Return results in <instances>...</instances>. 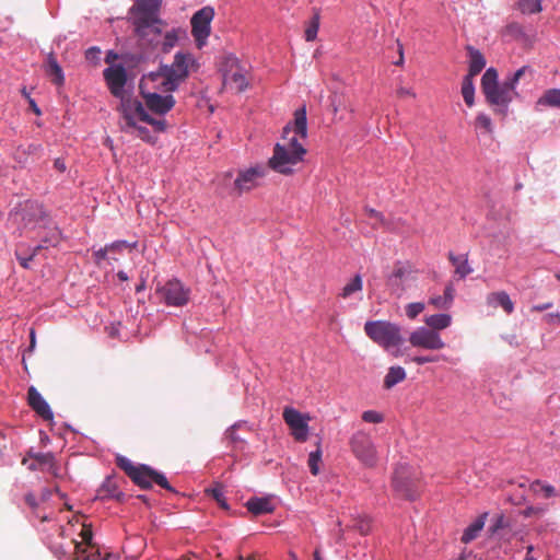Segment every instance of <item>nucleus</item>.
Segmentation results:
<instances>
[{
  "label": "nucleus",
  "instance_id": "obj_1",
  "mask_svg": "<svg viewBox=\"0 0 560 560\" xmlns=\"http://www.w3.org/2000/svg\"><path fill=\"white\" fill-rule=\"evenodd\" d=\"M307 121L306 109L301 107L294 113L293 130L290 126L283 129V143H277L268 165L271 170L283 175H291L293 166L303 161L306 150L298 141V136L306 138Z\"/></svg>",
  "mask_w": 560,
  "mask_h": 560
},
{
  "label": "nucleus",
  "instance_id": "obj_2",
  "mask_svg": "<svg viewBox=\"0 0 560 560\" xmlns=\"http://www.w3.org/2000/svg\"><path fill=\"white\" fill-rule=\"evenodd\" d=\"M119 112L121 115L120 130L148 143H154L156 138L150 133L147 127L139 125L140 121L153 126L156 131H164L166 128V121L151 117L139 100H124Z\"/></svg>",
  "mask_w": 560,
  "mask_h": 560
},
{
  "label": "nucleus",
  "instance_id": "obj_3",
  "mask_svg": "<svg viewBox=\"0 0 560 560\" xmlns=\"http://www.w3.org/2000/svg\"><path fill=\"white\" fill-rule=\"evenodd\" d=\"M161 3L162 0H133L129 13L138 37L145 38L151 34L162 33L164 23L159 16Z\"/></svg>",
  "mask_w": 560,
  "mask_h": 560
},
{
  "label": "nucleus",
  "instance_id": "obj_4",
  "mask_svg": "<svg viewBox=\"0 0 560 560\" xmlns=\"http://www.w3.org/2000/svg\"><path fill=\"white\" fill-rule=\"evenodd\" d=\"M195 66V58L189 52L178 51L171 65L161 66L152 79L159 83L164 92H174L188 78L190 69Z\"/></svg>",
  "mask_w": 560,
  "mask_h": 560
},
{
  "label": "nucleus",
  "instance_id": "obj_5",
  "mask_svg": "<svg viewBox=\"0 0 560 560\" xmlns=\"http://www.w3.org/2000/svg\"><path fill=\"white\" fill-rule=\"evenodd\" d=\"M498 77L494 68L487 69L481 78V91L487 103L494 107V113L505 116L516 92L505 81L499 83Z\"/></svg>",
  "mask_w": 560,
  "mask_h": 560
},
{
  "label": "nucleus",
  "instance_id": "obj_6",
  "mask_svg": "<svg viewBox=\"0 0 560 560\" xmlns=\"http://www.w3.org/2000/svg\"><path fill=\"white\" fill-rule=\"evenodd\" d=\"M116 464L137 486L142 489H150L152 483H156L163 489L174 492V489L167 481L166 477L152 469L150 466L135 465L125 456H117Z\"/></svg>",
  "mask_w": 560,
  "mask_h": 560
},
{
  "label": "nucleus",
  "instance_id": "obj_7",
  "mask_svg": "<svg viewBox=\"0 0 560 560\" xmlns=\"http://www.w3.org/2000/svg\"><path fill=\"white\" fill-rule=\"evenodd\" d=\"M366 336L385 349L396 348L401 345L402 336L396 324L386 320H369L364 324Z\"/></svg>",
  "mask_w": 560,
  "mask_h": 560
},
{
  "label": "nucleus",
  "instance_id": "obj_8",
  "mask_svg": "<svg viewBox=\"0 0 560 560\" xmlns=\"http://www.w3.org/2000/svg\"><path fill=\"white\" fill-rule=\"evenodd\" d=\"M223 88L236 93L244 92L248 88V69L233 55L224 58L222 63Z\"/></svg>",
  "mask_w": 560,
  "mask_h": 560
},
{
  "label": "nucleus",
  "instance_id": "obj_9",
  "mask_svg": "<svg viewBox=\"0 0 560 560\" xmlns=\"http://www.w3.org/2000/svg\"><path fill=\"white\" fill-rule=\"evenodd\" d=\"M11 220L21 223L24 230L46 229L50 223L43 205L30 200L11 214Z\"/></svg>",
  "mask_w": 560,
  "mask_h": 560
},
{
  "label": "nucleus",
  "instance_id": "obj_10",
  "mask_svg": "<svg viewBox=\"0 0 560 560\" xmlns=\"http://www.w3.org/2000/svg\"><path fill=\"white\" fill-rule=\"evenodd\" d=\"M419 472L408 464H399L393 476L394 490L402 498L415 500L419 494Z\"/></svg>",
  "mask_w": 560,
  "mask_h": 560
},
{
  "label": "nucleus",
  "instance_id": "obj_11",
  "mask_svg": "<svg viewBox=\"0 0 560 560\" xmlns=\"http://www.w3.org/2000/svg\"><path fill=\"white\" fill-rule=\"evenodd\" d=\"M350 451L353 456L365 467L373 468L376 466L378 456L372 438L363 432L357 431L349 440Z\"/></svg>",
  "mask_w": 560,
  "mask_h": 560
},
{
  "label": "nucleus",
  "instance_id": "obj_12",
  "mask_svg": "<svg viewBox=\"0 0 560 560\" xmlns=\"http://www.w3.org/2000/svg\"><path fill=\"white\" fill-rule=\"evenodd\" d=\"M156 295L167 306H185L190 299V289L178 279H171L156 289Z\"/></svg>",
  "mask_w": 560,
  "mask_h": 560
},
{
  "label": "nucleus",
  "instance_id": "obj_13",
  "mask_svg": "<svg viewBox=\"0 0 560 560\" xmlns=\"http://www.w3.org/2000/svg\"><path fill=\"white\" fill-rule=\"evenodd\" d=\"M214 18V10L212 7H203L198 10L191 18V34L198 45H205L211 31V21Z\"/></svg>",
  "mask_w": 560,
  "mask_h": 560
},
{
  "label": "nucleus",
  "instance_id": "obj_14",
  "mask_svg": "<svg viewBox=\"0 0 560 560\" xmlns=\"http://www.w3.org/2000/svg\"><path fill=\"white\" fill-rule=\"evenodd\" d=\"M282 417L295 441L305 442L308 439V416L302 415L294 408L285 407Z\"/></svg>",
  "mask_w": 560,
  "mask_h": 560
},
{
  "label": "nucleus",
  "instance_id": "obj_15",
  "mask_svg": "<svg viewBox=\"0 0 560 560\" xmlns=\"http://www.w3.org/2000/svg\"><path fill=\"white\" fill-rule=\"evenodd\" d=\"M104 79L108 85L110 93L120 98V104H122L124 100H132L131 97H127L125 95V85L127 82V72L126 69L121 66H114L106 68L103 71Z\"/></svg>",
  "mask_w": 560,
  "mask_h": 560
},
{
  "label": "nucleus",
  "instance_id": "obj_16",
  "mask_svg": "<svg viewBox=\"0 0 560 560\" xmlns=\"http://www.w3.org/2000/svg\"><path fill=\"white\" fill-rule=\"evenodd\" d=\"M409 342L413 347L429 349V350H440L444 348L445 343L441 339L440 335L436 331L427 328H418L411 332L409 337Z\"/></svg>",
  "mask_w": 560,
  "mask_h": 560
},
{
  "label": "nucleus",
  "instance_id": "obj_17",
  "mask_svg": "<svg viewBox=\"0 0 560 560\" xmlns=\"http://www.w3.org/2000/svg\"><path fill=\"white\" fill-rule=\"evenodd\" d=\"M144 100V108L156 115H165L175 106V98L173 95H161L156 92H141Z\"/></svg>",
  "mask_w": 560,
  "mask_h": 560
},
{
  "label": "nucleus",
  "instance_id": "obj_18",
  "mask_svg": "<svg viewBox=\"0 0 560 560\" xmlns=\"http://www.w3.org/2000/svg\"><path fill=\"white\" fill-rule=\"evenodd\" d=\"M27 402L32 410L44 421H54V412L50 406L36 387H30L27 393Z\"/></svg>",
  "mask_w": 560,
  "mask_h": 560
},
{
  "label": "nucleus",
  "instance_id": "obj_19",
  "mask_svg": "<svg viewBox=\"0 0 560 560\" xmlns=\"http://www.w3.org/2000/svg\"><path fill=\"white\" fill-rule=\"evenodd\" d=\"M265 176V168L262 166L250 167L241 171L234 182L235 188L240 192L248 191L257 186V180Z\"/></svg>",
  "mask_w": 560,
  "mask_h": 560
},
{
  "label": "nucleus",
  "instance_id": "obj_20",
  "mask_svg": "<svg viewBox=\"0 0 560 560\" xmlns=\"http://www.w3.org/2000/svg\"><path fill=\"white\" fill-rule=\"evenodd\" d=\"M34 462L28 465L30 470H47L54 476H58V467L55 463V456L51 453L30 454Z\"/></svg>",
  "mask_w": 560,
  "mask_h": 560
},
{
  "label": "nucleus",
  "instance_id": "obj_21",
  "mask_svg": "<svg viewBox=\"0 0 560 560\" xmlns=\"http://www.w3.org/2000/svg\"><path fill=\"white\" fill-rule=\"evenodd\" d=\"M487 304L493 308L502 307L506 314H512L514 303L505 291L491 292L487 295Z\"/></svg>",
  "mask_w": 560,
  "mask_h": 560
},
{
  "label": "nucleus",
  "instance_id": "obj_22",
  "mask_svg": "<svg viewBox=\"0 0 560 560\" xmlns=\"http://www.w3.org/2000/svg\"><path fill=\"white\" fill-rule=\"evenodd\" d=\"M467 51L469 55V68L468 75L469 78H475L479 74L486 66L485 56L480 52V50L474 48L472 46H467Z\"/></svg>",
  "mask_w": 560,
  "mask_h": 560
},
{
  "label": "nucleus",
  "instance_id": "obj_23",
  "mask_svg": "<svg viewBox=\"0 0 560 560\" xmlns=\"http://www.w3.org/2000/svg\"><path fill=\"white\" fill-rule=\"evenodd\" d=\"M247 510L254 515L272 513L275 506L268 498H253L246 502Z\"/></svg>",
  "mask_w": 560,
  "mask_h": 560
},
{
  "label": "nucleus",
  "instance_id": "obj_24",
  "mask_svg": "<svg viewBox=\"0 0 560 560\" xmlns=\"http://www.w3.org/2000/svg\"><path fill=\"white\" fill-rule=\"evenodd\" d=\"M42 151V145L36 143H30L26 147L20 145L14 151V160L21 164L25 165L30 162L32 156L38 155V153Z\"/></svg>",
  "mask_w": 560,
  "mask_h": 560
},
{
  "label": "nucleus",
  "instance_id": "obj_25",
  "mask_svg": "<svg viewBox=\"0 0 560 560\" xmlns=\"http://www.w3.org/2000/svg\"><path fill=\"white\" fill-rule=\"evenodd\" d=\"M46 73L51 77V81L57 84H63L65 77L54 54H49L46 61Z\"/></svg>",
  "mask_w": 560,
  "mask_h": 560
},
{
  "label": "nucleus",
  "instance_id": "obj_26",
  "mask_svg": "<svg viewBox=\"0 0 560 560\" xmlns=\"http://www.w3.org/2000/svg\"><path fill=\"white\" fill-rule=\"evenodd\" d=\"M486 517H487V513L480 515L477 520H475L465 530H464V534L462 536V541L467 544V542H470L471 540H474L478 534L480 533V530L483 528L485 526V521H486Z\"/></svg>",
  "mask_w": 560,
  "mask_h": 560
},
{
  "label": "nucleus",
  "instance_id": "obj_27",
  "mask_svg": "<svg viewBox=\"0 0 560 560\" xmlns=\"http://www.w3.org/2000/svg\"><path fill=\"white\" fill-rule=\"evenodd\" d=\"M425 324L432 328L431 330H442L451 325L452 317L448 314H434L425 317Z\"/></svg>",
  "mask_w": 560,
  "mask_h": 560
},
{
  "label": "nucleus",
  "instance_id": "obj_28",
  "mask_svg": "<svg viewBox=\"0 0 560 560\" xmlns=\"http://www.w3.org/2000/svg\"><path fill=\"white\" fill-rule=\"evenodd\" d=\"M537 105L560 108V89L547 90L537 101Z\"/></svg>",
  "mask_w": 560,
  "mask_h": 560
},
{
  "label": "nucleus",
  "instance_id": "obj_29",
  "mask_svg": "<svg viewBox=\"0 0 560 560\" xmlns=\"http://www.w3.org/2000/svg\"><path fill=\"white\" fill-rule=\"evenodd\" d=\"M448 258L453 266L455 267V273L459 276V278H465L469 273L472 272V269L468 265V260L466 256H455L454 254H450Z\"/></svg>",
  "mask_w": 560,
  "mask_h": 560
},
{
  "label": "nucleus",
  "instance_id": "obj_30",
  "mask_svg": "<svg viewBox=\"0 0 560 560\" xmlns=\"http://www.w3.org/2000/svg\"><path fill=\"white\" fill-rule=\"evenodd\" d=\"M100 495L102 499L114 498L118 501L124 499V493L118 491L117 485L112 478L106 479V481L102 485L100 489Z\"/></svg>",
  "mask_w": 560,
  "mask_h": 560
},
{
  "label": "nucleus",
  "instance_id": "obj_31",
  "mask_svg": "<svg viewBox=\"0 0 560 560\" xmlns=\"http://www.w3.org/2000/svg\"><path fill=\"white\" fill-rule=\"evenodd\" d=\"M462 95L464 101L468 107L474 106L475 104V86H474V78H469L465 75L462 82Z\"/></svg>",
  "mask_w": 560,
  "mask_h": 560
},
{
  "label": "nucleus",
  "instance_id": "obj_32",
  "mask_svg": "<svg viewBox=\"0 0 560 560\" xmlns=\"http://www.w3.org/2000/svg\"><path fill=\"white\" fill-rule=\"evenodd\" d=\"M42 246L43 245H37L36 247H34L32 250V254H30V255H26L24 253V246H22V245L18 246L16 250H15V256H16V259L19 260L20 265L23 268L28 269L30 262L37 255V253L42 249Z\"/></svg>",
  "mask_w": 560,
  "mask_h": 560
},
{
  "label": "nucleus",
  "instance_id": "obj_33",
  "mask_svg": "<svg viewBox=\"0 0 560 560\" xmlns=\"http://www.w3.org/2000/svg\"><path fill=\"white\" fill-rule=\"evenodd\" d=\"M48 232L47 234L42 238L40 243L38 245H43V248H48L49 246H57L61 240V233L58 230V228H47Z\"/></svg>",
  "mask_w": 560,
  "mask_h": 560
},
{
  "label": "nucleus",
  "instance_id": "obj_34",
  "mask_svg": "<svg viewBox=\"0 0 560 560\" xmlns=\"http://www.w3.org/2000/svg\"><path fill=\"white\" fill-rule=\"evenodd\" d=\"M362 287H363V282H362L361 276L355 275L354 278L342 288V290L340 292V296L342 299H348L353 293L361 291Z\"/></svg>",
  "mask_w": 560,
  "mask_h": 560
},
{
  "label": "nucleus",
  "instance_id": "obj_35",
  "mask_svg": "<svg viewBox=\"0 0 560 560\" xmlns=\"http://www.w3.org/2000/svg\"><path fill=\"white\" fill-rule=\"evenodd\" d=\"M320 16L318 12H315L313 18L308 21L304 36L307 42L315 40L319 30Z\"/></svg>",
  "mask_w": 560,
  "mask_h": 560
},
{
  "label": "nucleus",
  "instance_id": "obj_36",
  "mask_svg": "<svg viewBox=\"0 0 560 560\" xmlns=\"http://www.w3.org/2000/svg\"><path fill=\"white\" fill-rule=\"evenodd\" d=\"M517 8L524 14L539 13L542 10L541 0H518Z\"/></svg>",
  "mask_w": 560,
  "mask_h": 560
},
{
  "label": "nucleus",
  "instance_id": "obj_37",
  "mask_svg": "<svg viewBox=\"0 0 560 560\" xmlns=\"http://www.w3.org/2000/svg\"><path fill=\"white\" fill-rule=\"evenodd\" d=\"M322 463V448L320 442L317 443V447L314 452L308 455L307 465L312 475L317 476L319 474V464Z\"/></svg>",
  "mask_w": 560,
  "mask_h": 560
},
{
  "label": "nucleus",
  "instance_id": "obj_38",
  "mask_svg": "<svg viewBox=\"0 0 560 560\" xmlns=\"http://www.w3.org/2000/svg\"><path fill=\"white\" fill-rule=\"evenodd\" d=\"M405 370L400 366H393L389 369L384 380V385H396L405 380Z\"/></svg>",
  "mask_w": 560,
  "mask_h": 560
},
{
  "label": "nucleus",
  "instance_id": "obj_39",
  "mask_svg": "<svg viewBox=\"0 0 560 560\" xmlns=\"http://www.w3.org/2000/svg\"><path fill=\"white\" fill-rule=\"evenodd\" d=\"M411 275V271L406 267H396L393 271L392 276L389 277V284L400 287L402 284V281Z\"/></svg>",
  "mask_w": 560,
  "mask_h": 560
},
{
  "label": "nucleus",
  "instance_id": "obj_40",
  "mask_svg": "<svg viewBox=\"0 0 560 560\" xmlns=\"http://www.w3.org/2000/svg\"><path fill=\"white\" fill-rule=\"evenodd\" d=\"M206 492L217 501L220 508L223 510H229L222 486L218 485L211 489H207Z\"/></svg>",
  "mask_w": 560,
  "mask_h": 560
},
{
  "label": "nucleus",
  "instance_id": "obj_41",
  "mask_svg": "<svg viewBox=\"0 0 560 560\" xmlns=\"http://www.w3.org/2000/svg\"><path fill=\"white\" fill-rule=\"evenodd\" d=\"M475 126L478 129H482L487 133L493 132L491 118L486 114H478L475 120Z\"/></svg>",
  "mask_w": 560,
  "mask_h": 560
},
{
  "label": "nucleus",
  "instance_id": "obj_42",
  "mask_svg": "<svg viewBox=\"0 0 560 560\" xmlns=\"http://www.w3.org/2000/svg\"><path fill=\"white\" fill-rule=\"evenodd\" d=\"M530 487L536 492L538 491L537 488H539V490L544 493L545 498H551V497H556L558 494V492L553 486L542 483L540 480L534 481Z\"/></svg>",
  "mask_w": 560,
  "mask_h": 560
},
{
  "label": "nucleus",
  "instance_id": "obj_43",
  "mask_svg": "<svg viewBox=\"0 0 560 560\" xmlns=\"http://www.w3.org/2000/svg\"><path fill=\"white\" fill-rule=\"evenodd\" d=\"M241 423H235L231 428H229L225 432V438L230 441L234 447H238V445L244 443V440L236 434V429L241 428Z\"/></svg>",
  "mask_w": 560,
  "mask_h": 560
},
{
  "label": "nucleus",
  "instance_id": "obj_44",
  "mask_svg": "<svg viewBox=\"0 0 560 560\" xmlns=\"http://www.w3.org/2000/svg\"><path fill=\"white\" fill-rule=\"evenodd\" d=\"M424 310V304L421 302L410 303L406 306V314L410 319H415Z\"/></svg>",
  "mask_w": 560,
  "mask_h": 560
},
{
  "label": "nucleus",
  "instance_id": "obj_45",
  "mask_svg": "<svg viewBox=\"0 0 560 560\" xmlns=\"http://www.w3.org/2000/svg\"><path fill=\"white\" fill-rule=\"evenodd\" d=\"M502 387H497V392L491 393V395L494 398L495 404H498L501 408L508 409L510 408L511 404L510 400L505 397V394L501 392Z\"/></svg>",
  "mask_w": 560,
  "mask_h": 560
},
{
  "label": "nucleus",
  "instance_id": "obj_46",
  "mask_svg": "<svg viewBox=\"0 0 560 560\" xmlns=\"http://www.w3.org/2000/svg\"><path fill=\"white\" fill-rule=\"evenodd\" d=\"M176 42H177L176 31L173 30L171 32H167L165 34L164 40H163V50L168 51L170 49H172L174 47Z\"/></svg>",
  "mask_w": 560,
  "mask_h": 560
},
{
  "label": "nucleus",
  "instance_id": "obj_47",
  "mask_svg": "<svg viewBox=\"0 0 560 560\" xmlns=\"http://www.w3.org/2000/svg\"><path fill=\"white\" fill-rule=\"evenodd\" d=\"M528 67L520 68L512 77L505 79L504 81L511 85V88L515 91V86L521 78L528 71Z\"/></svg>",
  "mask_w": 560,
  "mask_h": 560
},
{
  "label": "nucleus",
  "instance_id": "obj_48",
  "mask_svg": "<svg viewBox=\"0 0 560 560\" xmlns=\"http://www.w3.org/2000/svg\"><path fill=\"white\" fill-rule=\"evenodd\" d=\"M362 419L369 423H380L383 421V416L374 410H368L362 413Z\"/></svg>",
  "mask_w": 560,
  "mask_h": 560
},
{
  "label": "nucleus",
  "instance_id": "obj_49",
  "mask_svg": "<svg viewBox=\"0 0 560 560\" xmlns=\"http://www.w3.org/2000/svg\"><path fill=\"white\" fill-rule=\"evenodd\" d=\"M429 304L438 310H448L451 307L448 302L441 295L430 298Z\"/></svg>",
  "mask_w": 560,
  "mask_h": 560
},
{
  "label": "nucleus",
  "instance_id": "obj_50",
  "mask_svg": "<svg viewBox=\"0 0 560 560\" xmlns=\"http://www.w3.org/2000/svg\"><path fill=\"white\" fill-rule=\"evenodd\" d=\"M506 527H509V520L501 514L495 518V522L493 523L491 530L493 534H495L499 530L505 529Z\"/></svg>",
  "mask_w": 560,
  "mask_h": 560
},
{
  "label": "nucleus",
  "instance_id": "obj_51",
  "mask_svg": "<svg viewBox=\"0 0 560 560\" xmlns=\"http://www.w3.org/2000/svg\"><path fill=\"white\" fill-rule=\"evenodd\" d=\"M354 527L360 532V534L366 535L371 530V523L368 518H361L355 523Z\"/></svg>",
  "mask_w": 560,
  "mask_h": 560
},
{
  "label": "nucleus",
  "instance_id": "obj_52",
  "mask_svg": "<svg viewBox=\"0 0 560 560\" xmlns=\"http://www.w3.org/2000/svg\"><path fill=\"white\" fill-rule=\"evenodd\" d=\"M101 49L98 47H90L85 51V58L91 62H97L100 60Z\"/></svg>",
  "mask_w": 560,
  "mask_h": 560
},
{
  "label": "nucleus",
  "instance_id": "obj_53",
  "mask_svg": "<svg viewBox=\"0 0 560 560\" xmlns=\"http://www.w3.org/2000/svg\"><path fill=\"white\" fill-rule=\"evenodd\" d=\"M109 253L110 252H120L122 248H132L135 245H129L126 241H117L112 243L110 245H106Z\"/></svg>",
  "mask_w": 560,
  "mask_h": 560
},
{
  "label": "nucleus",
  "instance_id": "obj_54",
  "mask_svg": "<svg viewBox=\"0 0 560 560\" xmlns=\"http://www.w3.org/2000/svg\"><path fill=\"white\" fill-rule=\"evenodd\" d=\"M454 294H455V289H454V287H453V284H452V283H448V284L445 287L443 298L448 302V304H450L451 306H452L453 301H454Z\"/></svg>",
  "mask_w": 560,
  "mask_h": 560
},
{
  "label": "nucleus",
  "instance_id": "obj_55",
  "mask_svg": "<svg viewBox=\"0 0 560 560\" xmlns=\"http://www.w3.org/2000/svg\"><path fill=\"white\" fill-rule=\"evenodd\" d=\"M396 95L399 98H405L407 96L416 97V93L411 89H407V88H404V86H400V88L397 89Z\"/></svg>",
  "mask_w": 560,
  "mask_h": 560
},
{
  "label": "nucleus",
  "instance_id": "obj_56",
  "mask_svg": "<svg viewBox=\"0 0 560 560\" xmlns=\"http://www.w3.org/2000/svg\"><path fill=\"white\" fill-rule=\"evenodd\" d=\"M81 537H82V540L84 544H86L88 546H91L92 544V529L86 527V526H83L82 530H81Z\"/></svg>",
  "mask_w": 560,
  "mask_h": 560
},
{
  "label": "nucleus",
  "instance_id": "obj_57",
  "mask_svg": "<svg viewBox=\"0 0 560 560\" xmlns=\"http://www.w3.org/2000/svg\"><path fill=\"white\" fill-rule=\"evenodd\" d=\"M108 253H109V250H108L107 246H105L104 248H100L98 250H96V252L94 253L96 264H100L102 260L106 259V258H107Z\"/></svg>",
  "mask_w": 560,
  "mask_h": 560
},
{
  "label": "nucleus",
  "instance_id": "obj_58",
  "mask_svg": "<svg viewBox=\"0 0 560 560\" xmlns=\"http://www.w3.org/2000/svg\"><path fill=\"white\" fill-rule=\"evenodd\" d=\"M365 212L370 218L375 219L380 222H383V214L381 212L376 211L375 209L366 208Z\"/></svg>",
  "mask_w": 560,
  "mask_h": 560
},
{
  "label": "nucleus",
  "instance_id": "obj_59",
  "mask_svg": "<svg viewBox=\"0 0 560 560\" xmlns=\"http://www.w3.org/2000/svg\"><path fill=\"white\" fill-rule=\"evenodd\" d=\"M54 167L59 172L63 173L67 170V165L65 160L62 159H56L54 162Z\"/></svg>",
  "mask_w": 560,
  "mask_h": 560
},
{
  "label": "nucleus",
  "instance_id": "obj_60",
  "mask_svg": "<svg viewBox=\"0 0 560 560\" xmlns=\"http://www.w3.org/2000/svg\"><path fill=\"white\" fill-rule=\"evenodd\" d=\"M25 502L32 508V509H36L38 503L36 501V498L34 494L32 493H28L25 495Z\"/></svg>",
  "mask_w": 560,
  "mask_h": 560
},
{
  "label": "nucleus",
  "instance_id": "obj_61",
  "mask_svg": "<svg viewBox=\"0 0 560 560\" xmlns=\"http://www.w3.org/2000/svg\"><path fill=\"white\" fill-rule=\"evenodd\" d=\"M457 560H477V557L472 552H463Z\"/></svg>",
  "mask_w": 560,
  "mask_h": 560
},
{
  "label": "nucleus",
  "instance_id": "obj_62",
  "mask_svg": "<svg viewBox=\"0 0 560 560\" xmlns=\"http://www.w3.org/2000/svg\"><path fill=\"white\" fill-rule=\"evenodd\" d=\"M52 494V490L46 488L42 491V494H40V500L42 501H47Z\"/></svg>",
  "mask_w": 560,
  "mask_h": 560
},
{
  "label": "nucleus",
  "instance_id": "obj_63",
  "mask_svg": "<svg viewBox=\"0 0 560 560\" xmlns=\"http://www.w3.org/2000/svg\"><path fill=\"white\" fill-rule=\"evenodd\" d=\"M551 306H552V303H545V304H541V305H535L533 307V311L542 312V311H545V310H547V308H549Z\"/></svg>",
  "mask_w": 560,
  "mask_h": 560
},
{
  "label": "nucleus",
  "instance_id": "obj_64",
  "mask_svg": "<svg viewBox=\"0 0 560 560\" xmlns=\"http://www.w3.org/2000/svg\"><path fill=\"white\" fill-rule=\"evenodd\" d=\"M30 102V106L32 108V110L36 114V115H40V109L38 108V106L36 105V103L34 102V100L30 98L28 100Z\"/></svg>",
  "mask_w": 560,
  "mask_h": 560
}]
</instances>
